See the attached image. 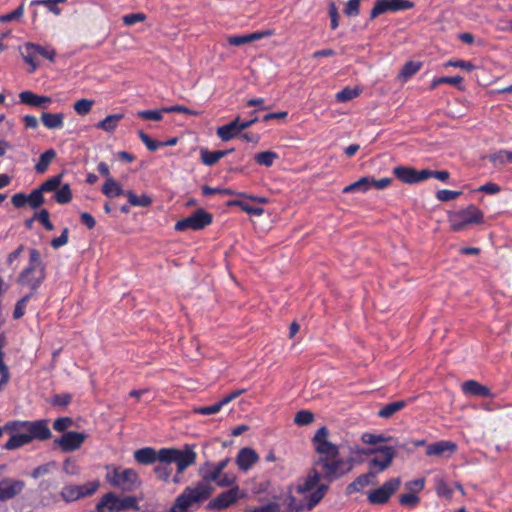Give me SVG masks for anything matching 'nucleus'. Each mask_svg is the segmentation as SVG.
Masks as SVG:
<instances>
[{"mask_svg": "<svg viewBox=\"0 0 512 512\" xmlns=\"http://www.w3.org/2000/svg\"><path fill=\"white\" fill-rule=\"evenodd\" d=\"M199 474L201 475L202 479L197 483V485L204 490L209 491V496H211L213 492V487L210 485L211 482H216L219 479V476L221 475L219 473V470H216L213 467V464L210 462H206L203 466L199 469Z\"/></svg>", "mask_w": 512, "mask_h": 512, "instance_id": "obj_16", "label": "nucleus"}, {"mask_svg": "<svg viewBox=\"0 0 512 512\" xmlns=\"http://www.w3.org/2000/svg\"><path fill=\"white\" fill-rule=\"evenodd\" d=\"M87 438V434L77 431H67L54 439V444L63 452L78 450Z\"/></svg>", "mask_w": 512, "mask_h": 512, "instance_id": "obj_13", "label": "nucleus"}, {"mask_svg": "<svg viewBox=\"0 0 512 512\" xmlns=\"http://www.w3.org/2000/svg\"><path fill=\"white\" fill-rule=\"evenodd\" d=\"M124 118L123 114H112L106 116L103 120L99 121L95 127L106 132H114L118 126L119 121Z\"/></svg>", "mask_w": 512, "mask_h": 512, "instance_id": "obj_29", "label": "nucleus"}, {"mask_svg": "<svg viewBox=\"0 0 512 512\" xmlns=\"http://www.w3.org/2000/svg\"><path fill=\"white\" fill-rule=\"evenodd\" d=\"M213 222V215L203 208L195 210L190 216L176 222V231L194 230L199 231L209 226Z\"/></svg>", "mask_w": 512, "mask_h": 512, "instance_id": "obj_7", "label": "nucleus"}, {"mask_svg": "<svg viewBox=\"0 0 512 512\" xmlns=\"http://www.w3.org/2000/svg\"><path fill=\"white\" fill-rule=\"evenodd\" d=\"M46 279V267H25L17 277V283L30 289L29 293L35 294L37 289Z\"/></svg>", "mask_w": 512, "mask_h": 512, "instance_id": "obj_9", "label": "nucleus"}, {"mask_svg": "<svg viewBox=\"0 0 512 512\" xmlns=\"http://www.w3.org/2000/svg\"><path fill=\"white\" fill-rule=\"evenodd\" d=\"M259 460L257 452L249 447H244L239 450L235 462L241 471H248Z\"/></svg>", "mask_w": 512, "mask_h": 512, "instance_id": "obj_18", "label": "nucleus"}, {"mask_svg": "<svg viewBox=\"0 0 512 512\" xmlns=\"http://www.w3.org/2000/svg\"><path fill=\"white\" fill-rule=\"evenodd\" d=\"M401 485L399 477L386 481L382 486L370 490L367 495L369 503L376 505L386 504L391 496L398 490Z\"/></svg>", "mask_w": 512, "mask_h": 512, "instance_id": "obj_10", "label": "nucleus"}, {"mask_svg": "<svg viewBox=\"0 0 512 512\" xmlns=\"http://www.w3.org/2000/svg\"><path fill=\"white\" fill-rule=\"evenodd\" d=\"M246 512H280V504L272 501L253 509H247Z\"/></svg>", "mask_w": 512, "mask_h": 512, "instance_id": "obj_62", "label": "nucleus"}, {"mask_svg": "<svg viewBox=\"0 0 512 512\" xmlns=\"http://www.w3.org/2000/svg\"><path fill=\"white\" fill-rule=\"evenodd\" d=\"M463 77L460 75L456 76H443L440 78H436L432 81L430 89H435L439 84H451V85H459L463 82Z\"/></svg>", "mask_w": 512, "mask_h": 512, "instance_id": "obj_46", "label": "nucleus"}, {"mask_svg": "<svg viewBox=\"0 0 512 512\" xmlns=\"http://www.w3.org/2000/svg\"><path fill=\"white\" fill-rule=\"evenodd\" d=\"M107 508L110 511H122L126 509L138 510V501L134 496L118 498L113 492L105 494L96 505L97 512H103Z\"/></svg>", "mask_w": 512, "mask_h": 512, "instance_id": "obj_6", "label": "nucleus"}, {"mask_svg": "<svg viewBox=\"0 0 512 512\" xmlns=\"http://www.w3.org/2000/svg\"><path fill=\"white\" fill-rule=\"evenodd\" d=\"M243 497H245V493L241 492L238 486H233L212 499L207 504L206 509L221 511L232 506Z\"/></svg>", "mask_w": 512, "mask_h": 512, "instance_id": "obj_11", "label": "nucleus"}, {"mask_svg": "<svg viewBox=\"0 0 512 512\" xmlns=\"http://www.w3.org/2000/svg\"><path fill=\"white\" fill-rule=\"evenodd\" d=\"M314 421V414L309 410H300L294 416V423L299 426H306Z\"/></svg>", "mask_w": 512, "mask_h": 512, "instance_id": "obj_49", "label": "nucleus"}, {"mask_svg": "<svg viewBox=\"0 0 512 512\" xmlns=\"http://www.w3.org/2000/svg\"><path fill=\"white\" fill-rule=\"evenodd\" d=\"M359 95V90L357 88L346 87L339 91L335 98L338 102H347L352 100L353 98Z\"/></svg>", "mask_w": 512, "mask_h": 512, "instance_id": "obj_54", "label": "nucleus"}, {"mask_svg": "<svg viewBox=\"0 0 512 512\" xmlns=\"http://www.w3.org/2000/svg\"><path fill=\"white\" fill-rule=\"evenodd\" d=\"M370 189L369 184V176L361 177L359 180L347 185L343 189V193H351V192H366Z\"/></svg>", "mask_w": 512, "mask_h": 512, "instance_id": "obj_39", "label": "nucleus"}, {"mask_svg": "<svg viewBox=\"0 0 512 512\" xmlns=\"http://www.w3.org/2000/svg\"><path fill=\"white\" fill-rule=\"evenodd\" d=\"M393 174L397 179L406 184H414L416 169L408 166H396L393 169Z\"/></svg>", "mask_w": 512, "mask_h": 512, "instance_id": "obj_33", "label": "nucleus"}, {"mask_svg": "<svg viewBox=\"0 0 512 512\" xmlns=\"http://www.w3.org/2000/svg\"><path fill=\"white\" fill-rule=\"evenodd\" d=\"M102 193L109 198H114L125 195L126 191L122 189L121 185L116 180L107 178L102 186Z\"/></svg>", "mask_w": 512, "mask_h": 512, "instance_id": "obj_30", "label": "nucleus"}, {"mask_svg": "<svg viewBox=\"0 0 512 512\" xmlns=\"http://www.w3.org/2000/svg\"><path fill=\"white\" fill-rule=\"evenodd\" d=\"M72 401V395L69 393L55 394L48 402L53 407H67Z\"/></svg>", "mask_w": 512, "mask_h": 512, "instance_id": "obj_47", "label": "nucleus"}, {"mask_svg": "<svg viewBox=\"0 0 512 512\" xmlns=\"http://www.w3.org/2000/svg\"><path fill=\"white\" fill-rule=\"evenodd\" d=\"M448 222L452 231L460 232L470 225L482 224L484 213L476 205L470 204L464 209L449 212Z\"/></svg>", "mask_w": 512, "mask_h": 512, "instance_id": "obj_2", "label": "nucleus"}, {"mask_svg": "<svg viewBox=\"0 0 512 512\" xmlns=\"http://www.w3.org/2000/svg\"><path fill=\"white\" fill-rule=\"evenodd\" d=\"M22 424L25 426L28 432L27 435L31 438V442L33 440L46 441L52 437L48 419L24 421Z\"/></svg>", "mask_w": 512, "mask_h": 512, "instance_id": "obj_14", "label": "nucleus"}, {"mask_svg": "<svg viewBox=\"0 0 512 512\" xmlns=\"http://www.w3.org/2000/svg\"><path fill=\"white\" fill-rule=\"evenodd\" d=\"M240 116H237L234 120L229 122L226 125L220 126L216 130L217 136L224 142H227L237 135L241 134V129L239 126Z\"/></svg>", "mask_w": 512, "mask_h": 512, "instance_id": "obj_23", "label": "nucleus"}, {"mask_svg": "<svg viewBox=\"0 0 512 512\" xmlns=\"http://www.w3.org/2000/svg\"><path fill=\"white\" fill-rule=\"evenodd\" d=\"M323 482V478L317 470V467L312 464V467L309 469L307 475L299 482L296 486V491L298 494H306L313 489L316 490L317 487Z\"/></svg>", "mask_w": 512, "mask_h": 512, "instance_id": "obj_15", "label": "nucleus"}, {"mask_svg": "<svg viewBox=\"0 0 512 512\" xmlns=\"http://www.w3.org/2000/svg\"><path fill=\"white\" fill-rule=\"evenodd\" d=\"M29 49H33L36 55H41L43 58L48 59L50 62H55L56 51L50 46H41L32 42H28Z\"/></svg>", "mask_w": 512, "mask_h": 512, "instance_id": "obj_38", "label": "nucleus"}, {"mask_svg": "<svg viewBox=\"0 0 512 512\" xmlns=\"http://www.w3.org/2000/svg\"><path fill=\"white\" fill-rule=\"evenodd\" d=\"M99 487L98 481L87 482L83 485H65L60 491V497L66 503L93 495Z\"/></svg>", "mask_w": 512, "mask_h": 512, "instance_id": "obj_8", "label": "nucleus"}, {"mask_svg": "<svg viewBox=\"0 0 512 512\" xmlns=\"http://www.w3.org/2000/svg\"><path fill=\"white\" fill-rule=\"evenodd\" d=\"M360 2L361 0H349L344 9V13L351 16H358L360 13Z\"/></svg>", "mask_w": 512, "mask_h": 512, "instance_id": "obj_63", "label": "nucleus"}, {"mask_svg": "<svg viewBox=\"0 0 512 512\" xmlns=\"http://www.w3.org/2000/svg\"><path fill=\"white\" fill-rule=\"evenodd\" d=\"M154 472L159 480L169 482L172 474V467L167 464H158L154 467Z\"/></svg>", "mask_w": 512, "mask_h": 512, "instance_id": "obj_52", "label": "nucleus"}, {"mask_svg": "<svg viewBox=\"0 0 512 512\" xmlns=\"http://www.w3.org/2000/svg\"><path fill=\"white\" fill-rule=\"evenodd\" d=\"M390 439H391V437H385L382 434L377 435V434H372V433H364L362 435V441L369 445H374V444H377L380 442H386Z\"/></svg>", "mask_w": 512, "mask_h": 512, "instance_id": "obj_59", "label": "nucleus"}, {"mask_svg": "<svg viewBox=\"0 0 512 512\" xmlns=\"http://www.w3.org/2000/svg\"><path fill=\"white\" fill-rule=\"evenodd\" d=\"M56 157V151L52 148L46 150L39 157L38 162L35 165V171L38 174H43L48 170L49 165Z\"/></svg>", "mask_w": 512, "mask_h": 512, "instance_id": "obj_32", "label": "nucleus"}, {"mask_svg": "<svg viewBox=\"0 0 512 512\" xmlns=\"http://www.w3.org/2000/svg\"><path fill=\"white\" fill-rule=\"evenodd\" d=\"M73 420L70 417L57 418L53 423V429L57 432H64L72 426Z\"/></svg>", "mask_w": 512, "mask_h": 512, "instance_id": "obj_60", "label": "nucleus"}, {"mask_svg": "<svg viewBox=\"0 0 512 512\" xmlns=\"http://www.w3.org/2000/svg\"><path fill=\"white\" fill-rule=\"evenodd\" d=\"M508 155L509 151L507 150H499L495 153H492L488 156L489 161L495 166H503L508 163Z\"/></svg>", "mask_w": 512, "mask_h": 512, "instance_id": "obj_51", "label": "nucleus"}, {"mask_svg": "<svg viewBox=\"0 0 512 512\" xmlns=\"http://www.w3.org/2000/svg\"><path fill=\"white\" fill-rule=\"evenodd\" d=\"M94 103V100L82 98L74 103L73 108L78 115L84 116L91 111Z\"/></svg>", "mask_w": 512, "mask_h": 512, "instance_id": "obj_45", "label": "nucleus"}, {"mask_svg": "<svg viewBox=\"0 0 512 512\" xmlns=\"http://www.w3.org/2000/svg\"><path fill=\"white\" fill-rule=\"evenodd\" d=\"M178 453V449L176 448H162L159 451H156L157 461L159 464H167L171 465L174 463L175 454Z\"/></svg>", "mask_w": 512, "mask_h": 512, "instance_id": "obj_40", "label": "nucleus"}, {"mask_svg": "<svg viewBox=\"0 0 512 512\" xmlns=\"http://www.w3.org/2000/svg\"><path fill=\"white\" fill-rule=\"evenodd\" d=\"M31 442V438L28 437L27 433H19L12 435L5 443L4 448L7 450H14L27 445Z\"/></svg>", "mask_w": 512, "mask_h": 512, "instance_id": "obj_34", "label": "nucleus"}, {"mask_svg": "<svg viewBox=\"0 0 512 512\" xmlns=\"http://www.w3.org/2000/svg\"><path fill=\"white\" fill-rule=\"evenodd\" d=\"M422 65L423 63L421 61H408L403 65L398 77L403 81H407L421 69Z\"/></svg>", "mask_w": 512, "mask_h": 512, "instance_id": "obj_35", "label": "nucleus"}, {"mask_svg": "<svg viewBox=\"0 0 512 512\" xmlns=\"http://www.w3.org/2000/svg\"><path fill=\"white\" fill-rule=\"evenodd\" d=\"M461 194H462L461 191L442 189V190L437 191L436 198L439 201L448 202V201H452V200L458 198Z\"/></svg>", "mask_w": 512, "mask_h": 512, "instance_id": "obj_57", "label": "nucleus"}, {"mask_svg": "<svg viewBox=\"0 0 512 512\" xmlns=\"http://www.w3.org/2000/svg\"><path fill=\"white\" fill-rule=\"evenodd\" d=\"M201 161L206 166L215 165L220 159L227 155V151H209L206 148L200 150Z\"/></svg>", "mask_w": 512, "mask_h": 512, "instance_id": "obj_31", "label": "nucleus"}, {"mask_svg": "<svg viewBox=\"0 0 512 512\" xmlns=\"http://www.w3.org/2000/svg\"><path fill=\"white\" fill-rule=\"evenodd\" d=\"M33 295L34 294H32V293H28L25 296H23L20 300L17 301V303L15 304V307H14V311H13L14 319H16V320L20 319L25 314L26 305Z\"/></svg>", "mask_w": 512, "mask_h": 512, "instance_id": "obj_50", "label": "nucleus"}, {"mask_svg": "<svg viewBox=\"0 0 512 512\" xmlns=\"http://www.w3.org/2000/svg\"><path fill=\"white\" fill-rule=\"evenodd\" d=\"M146 19V15L142 12L131 13L123 16V23L127 26L134 25L138 22H142Z\"/></svg>", "mask_w": 512, "mask_h": 512, "instance_id": "obj_64", "label": "nucleus"}, {"mask_svg": "<svg viewBox=\"0 0 512 512\" xmlns=\"http://www.w3.org/2000/svg\"><path fill=\"white\" fill-rule=\"evenodd\" d=\"M227 206H237L241 208L242 211L250 215L260 216L264 213V209L262 207L252 206L241 200H230L227 202Z\"/></svg>", "mask_w": 512, "mask_h": 512, "instance_id": "obj_37", "label": "nucleus"}, {"mask_svg": "<svg viewBox=\"0 0 512 512\" xmlns=\"http://www.w3.org/2000/svg\"><path fill=\"white\" fill-rule=\"evenodd\" d=\"M27 200L32 209L40 207L45 202L43 192L39 188L32 190L30 194L27 195Z\"/></svg>", "mask_w": 512, "mask_h": 512, "instance_id": "obj_48", "label": "nucleus"}, {"mask_svg": "<svg viewBox=\"0 0 512 512\" xmlns=\"http://www.w3.org/2000/svg\"><path fill=\"white\" fill-rule=\"evenodd\" d=\"M273 33L271 30H264L259 32H254L246 35H236L228 37L227 41L232 46H240L246 43H250L256 40H260L264 37L271 36Z\"/></svg>", "mask_w": 512, "mask_h": 512, "instance_id": "obj_24", "label": "nucleus"}, {"mask_svg": "<svg viewBox=\"0 0 512 512\" xmlns=\"http://www.w3.org/2000/svg\"><path fill=\"white\" fill-rule=\"evenodd\" d=\"M462 391L471 396L492 398L493 394L489 387L482 385L476 380H468L462 384Z\"/></svg>", "mask_w": 512, "mask_h": 512, "instance_id": "obj_21", "label": "nucleus"}, {"mask_svg": "<svg viewBox=\"0 0 512 512\" xmlns=\"http://www.w3.org/2000/svg\"><path fill=\"white\" fill-rule=\"evenodd\" d=\"M329 430L326 426L320 427L311 442L316 453L313 465L323 478L321 484L328 487L331 483L340 480L350 473L355 465L352 457L342 458L339 446L328 440Z\"/></svg>", "mask_w": 512, "mask_h": 512, "instance_id": "obj_1", "label": "nucleus"}, {"mask_svg": "<svg viewBox=\"0 0 512 512\" xmlns=\"http://www.w3.org/2000/svg\"><path fill=\"white\" fill-rule=\"evenodd\" d=\"M125 196L127 197L129 204L132 206L148 207L152 204V199L146 194L138 196L132 190H127Z\"/></svg>", "mask_w": 512, "mask_h": 512, "instance_id": "obj_36", "label": "nucleus"}, {"mask_svg": "<svg viewBox=\"0 0 512 512\" xmlns=\"http://www.w3.org/2000/svg\"><path fill=\"white\" fill-rule=\"evenodd\" d=\"M20 103L29 105L31 107L47 108L51 103V98L48 96H40L30 90H25L19 93Z\"/></svg>", "mask_w": 512, "mask_h": 512, "instance_id": "obj_20", "label": "nucleus"}, {"mask_svg": "<svg viewBox=\"0 0 512 512\" xmlns=\"http://www.w3.org/2000/svg\"><path fill=\"white\" fill-rule=\"evenodd\" d=\"M107 480L113 487L119 488L124 492H132L141 485L138 473L132 468L122 469L121 467H114L107 474Z\"/></svg>", "mask_w": 512, "mask_h": 512, "instance_id": "obj_3", "label": "nucleus"}, {"mask_svg": "<svg viewBox=\"0 0 512 512\" xmlns=\"http://www.w3.org/2000/svg\"><path fill=\"white\" fill-rule=\"evenodd\" d=\"M327 492L328 486L320 484L316 490H313L305 497V502L298 501L293 495H290L288 497L287 512L311 511L323 500Z\"/></svg>", "mask_w": 512, "mask_h": 512, "instance_id": "obj_4", "label": "nucleus"}, {"mask_svg": "<svg viewBox=\"0 0 512 512\" xmlns=\"http://www.w3.org/2000/svg\"><path fill=\"white\" fill-rule=\"evenodd\" d=\"M72 200V191L68 183L62 185L55 193V201L59 204H66Z\"/></svg>", "mask_w": 512, "mask_h": 512, "instance_id": "obj_44", "label": "nucleus"}, {"mask_svg": "<svg viewBox=\"0 0 512 512\" xmlns=\"http://www.w3.org/2000/svg\"><path fill=\"white\" fill-rule=\"evenodd\" d=\"M41 121L48 129L62 128L64 124V114L43 112L41 115Z\"/></svg>", "mask_w": 512, "mask_h": 512, "instance_id": "obj_28", "label": "nucleus"}, {"mask_svg": "<svg viewBox=\"0 0 512 512\" xmlns=\"http://www.w3.org/2000/svg\"><path fill=\"white\" fill-rule=\"evenodd\" d=\"M376 478L374 471H369L365 474L359 475L353 482L349 483L346 486V494L351 495L355 492L361 491L364 487L368 485H373L375 482L373 479Z\"/></svg>", "mask_w": 512, "mask_h": 512, "instance_id": "obj_22", "label": "nucleus"}, {"mask_svg": "<svg viewBox=\"0 0 512 512\" xmlns=\"http://www.w3.org/2000/svg\"><path fill=\"white\" fill-rule=\"evenodd\" d=\"M63 174H59L56 176H53L46 181H44L38 188L44 193V192H53L57 191V189L60 187L62 182Z\"/></svg>", "mask_w": 512, "mask_h": 512, "instance_id": "obj_43", "label": "nucleus"}, {"mask_svg": "<svg viewBox=\"0 0 512 512\" xmlns=\"http://www.w3.org/2000/svg\"><path fill=\"white\" fill-rule=\"evenodd\" d=\"M457 450V445L454 442L440 440L434 443L427 445L426 447V455L427 456H437L443 457L445 453L448 452L447 456H450Z\"/></svg>", "mask_w": 512, "mask_h": 512, "instance_id": "obj_19", "label": "nucleus"}, {"mask_svg": "<svg viewBox=\"0 0 512 512\" xmlns=\"http://www.w3.org/2000/svg\"><path fill=\"white\" fill-rule=\"evenodd\" d=\"M164 112V108L160 110H142L137 112V116L145 120L161 121Z\"/></svg>", "mask_w": 512, "mask_h": 512, "instance_id": "obj_53", "label": "nucleus"}, {"mask_svg": "<svg viewBox=\"0 0 512 512\" xmlns=\"http://www.w3.org/2000/svg\"><path fill=\"white\" fill-rule=\"evenodd\" d=\"M419 502L420 498L414 493H406L399 496V503L409 508H414Z\"/></svg>", "mask_w": 512, "mask_h": 512, "instance_id": "obj_56", "label": "nucleus"}, {"mask_svg": "<svg viewBox=\"0 0 512 512\" xmlns=\"http://www.w3.org/2000/svg\"><path fill=\"white\" fill-rule=\"evenodd\" d=\"M409 400H398L384 405L378 412L377 416L383 419H389L397 412L401 411L408 405Z\"/></svg>", "mask_w": 512, "mask_h": 512, "instance_id": "obj_26", "label": "nucleus"}, {"mask_svg": "<svg viewBox=\"0 0 512 512\" xmlns=\"http://www.w3.org/2000/svg\"><path fill=\"white\" fill-rule=\"evenodd\" d=\"M24 50L25 52L23 53V60L30 66L28 73H34L39 66V62L36 61L37 55L33 49H29L28 42L25 43Z\"/></svg>", "mask_w": 512, "mask_h": 512, "instance_id": "obj_42", "label": "nucleus"}, {"mask_svg": "<svg viewBox=\"0 0 512 512\" xmlns=\"http://www.w3.org/2000/svg\"><path fill=\"white\" fill-rule=\"evenodd\" d=\"M134 459L137 463L151 465L157 461L156 450L152 447H144L134 451Z\"/></svg>", "mask_w": 512, "mask_h": 512, "instance_id": "obj_27", "label": "nucleus"}, {"mask_svg": "<svg viewBox=\"0 0 512 512\" xmlns=\"http://www.w3.org/2000/svg\"><path fill=\"white\" fill-rule=\"evenodd\" d=\"M25 487L22 480L3 479L0 481V501H6L20 494Z\"/></svg>", "mask_w": 512, "mask_h": 512, "instance_id": "obj_17", "label": "nucleus"}, {"mask_svg": "<svg viewBox=\"0 0 512 512\" xmlns=\"http://www.w3.org/2000/svg\"><path fill=\"white\" fill-rule=\"evenodd\" d=\"M278 158V154L273 151H263L255 154V162L265 167H271Z\"/></svg>", "mask_w": 512, "mask_h": 512, "instance_id": "obj_41", "label": "nucleus"}, {"mask_svg": "<svg viewBox=\"0 0 512 512\" xmlns=\"http://www.w3.org/2000/svg\"><path fill=\"white\" fill-rule=\"evenodd\" d=\"M364 453L367 455L373 453L376 454V456L368 461V470L374 471L375 476L387 469L392 464V461L396 456L395 448L392 446H381L375 449H368Z\"/></svg>", "mask_w": 512, "mask_h": 512, "instance_id": "obj_5", "label": "nucleus"}, {"mask_svg": "<svg viewBox=\"0 0 512 512\" xmlns=\"http://www.w3.org/2000/svg\"><path fill=\"white\" fill-rule=\"evenodd\" d=\"M26 267H34V268L46 267L41 259L40 253L37 249L31 248L29 250V263Z\"/></svg>", "mask_w": 512, "mask_h": 512, "instance_id": "obj_58", "label": "nucleus"}, {"mask_svg": "<svg viewBox=\"0 0 512 512\" xmlns=\"http://www.w3.org/2000/svg\"><path fill=\"white\" fill-rule=\"evenodd\" d=\"M23 13H24V5L21 4L20 6H18L12 12L4 14V15H1L0 16V22L5 23V22H10V21L17 20V19L22 17Z\"/></svg>", "mask_w": 512, "mask_h": 512, "instance_id": "obj_61", "label": "nucleus"}, {"mask_svg": "<svg viewBox=\"0 0 512 512\" xmlns=\"http://www.w3.org/2000/svg\"><path fill=\"white\" fill-rule=\"evenodd\" d=\"M196 453L187 448L185 451H181L178 449V453L175 454L174 463L177 465V473L182 474L183 471L195 463Z\"/></svg>", "mask_w": 512, "mask_h": 512, "instance_id": "obj_25", "label": "nucleus"}, {"mask_svg": "<svg viewBox=\"0 0 512 512\" xmlns=\"http://www.w3.org/2000/svg\"><path fill=\"white\" fill-rule=\"evenodd\" d=\"M34 218H36L47 231L54 230V225L50 221V214L47 209H41L38 213H35Z\"/></svg>", "mask_w": 512, "mask_h": 512, "instance_id": "obj_55", "label": "nucleus"}, {"mask_svg": "<svg viewBox=\"0 0 512 512\" xmlns=\"http://www.w3.org/2000/svg\"><path fill=\"white\" fill-rule=\"evenodd\" d=\"M413 7L414 2L409 0H376L370 11V19L374 20L379 15L388 11L397 12L412 9Z\"/></svg>", "mask_w": 512, "mask_h": 512, "instance_id": "obj_12", "label": "nucleus"}]
</instances>
